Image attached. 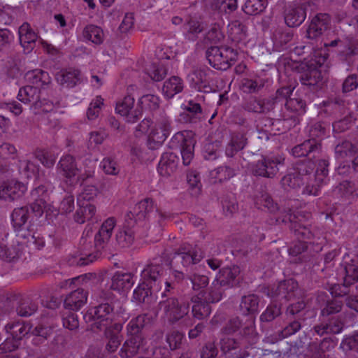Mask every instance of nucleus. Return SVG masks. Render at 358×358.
<instances>
[{
  "mask_svg": "<svg viewBox=\"0 0 358 358\" xmlns=\"http://www.w3.org/2000/svg\"><path fill=\"white\" fill-rule=\"evenodd\" d=\"M115 225L116 220L114 217L106 219L94 236L93 246L91 241L87 242V237L81 238L80 243L83 255L85 257L80 258L78 264L80 266H85L93 262L101 256L103 252L107 251Z\"/></svg>",
  "mask_w": 358,
  "mask_h": 358,
  "instance_id": "obj_1",
  "label": "nucleus"
},
{
  "mask_svg": "<svg viewBox=\"0 0 358 358\" xmlns=\"http://www.w3.org/2000/svg\"><path fill=\"white\" fill-rule=\"evenodd\" d=\"M343 100L335 99L329 101L326 106V112H332L336 120L333 122V130L340 133L348 129L351 125L353 117L351 111Z\"/></svg>",
  "mask_w": 358,
  "mask_h": 358,
  "instance_id": "obj_2",
  "label": "nucleus"
},
{
  "mask_svg": "<svg viewBox=\"0 0 358 358\" xmlns=\"http://www.w3.org/2000/svg\"><path fill=\"white\" fill-rule=\"evenodd\" d=\"M328 166L327 160H319L315 173H308L306 176L307 178L303 179V194L317 196L320 194L321 187L326 183L328 176Z\"/></svg>",
  "mask_w": 358,
  "mask_h": 358,
  "instance_id": "obj_3",
  "label": "nucleus"
},
{
  "mask_svg": "<svg viewBox=\"0 0 358 358\" xmlns=\"http://www.w3.org/2000/svg\"><path fill=\"white\" fill-rule=\"evenodd\" d=\"M203 258V253L196 244L184 243L176 249L173 255L171 264H180L183 267H189L196 264Z\"/></svg>",
  "mask_w": 358,
  "mask_h": 358,
  "instance_id": "obj_4",
  "label": "nucleus"
},
{
  "mask_svg": "<svg viewBox=\"0 0 358 358\" xmlns=\"http://www.w3.org/2000/svg\"><path fill=\"white\" fill-rule=\"evenodd\" d=\"M206 55L210 65L222 71L228 69L237 58L236 52L229 47L220 48L211 46L208 48Z\"/></svg>",
  "mask_w": 358,
  "mask_h": 358,
  "instance_id": "obj_5",
  "label": "nucleus"
},
{
  "mask_svg": "<svg viewBox=\"0 0 358 358\" xmlns=\"http://www.w3.org/2000/svg\"><path fill=\"white\" fill-rule=\"evenodd\" d=\"M315 163L310 159L299 162L296 165L295 171L285 176L281 179L282 186L285 189H295L303 185V179L307 178L308 173H313Z\"/></svg>",
  "mask_w": 358,
  "mask_h": 358,
  "instance_id": "obj_6",
  "label": "nucleus"
},
{
  "mask_svg": "<svg viewBox=\"0 0 358 358\" xmlns=\"http://www.w3.org/2000/svg\"><path fill=\"white\" fill-rule=\"evenodd\" d=\"M285 158L279 155L262 156L252 165L253 175L268 178H273L279 171V166L284 164Z\"/></svg>",
  "mask_w": 358,
  "mask_h": 358,
  "instance_id": "obj_7",
  "label": "nucleus"
},
{
  "mask_svg": "<svg viewBox=\"0 0 358 358\" xmlns=\"http://www.w3.org/2000/svg\"><path fill=\"white\" fill-rule=\"evenodd\" d=\"M159 308L169 322L174 324L188 315L189 306V303H180L176 298L171 297L161 301Z\"/></svg>",
  "mask_w": 358,
  "mask_h": 358,
  "instance_id": "obj_8",
  "label": "nucleus"
},
{
  "mask_svg": "<svg viewBox=\"0 0 358 358\" xmlns=\"http://www.w3.org/2000/svg\"><path fill=\"white\" fill-rule=\"evenodd\" d=\"M164 272L161 257L153 259L142 271V280L161 289V278Z\"/></svg>",
  "mask_w": 358,
  "mask_h": 358,
  "instance_id": "obj_9",
  "label": "nucleus"
},
{
  "mask_svg": "<svg viewBox=\"0 0 358 358\" xmlns=\"http://www.w3.org/2000/svg\"><path fill=\"white\" fill-rule=\"evenodd\" d=\"M113 308L108 303H101L91 310L94 319L93 328L103 330L113 324Z\"/></svg>",
  "mask_w": 358,
  "mask_h": 358,
  "instance_id": "obj_10",
  "label": "nucleus"
},
{
  "mask_svg": "<svg viewBox=\"0 0 358 358\" xmlns=\"http://www.w3.org/2000/svg\"><path fill=\"white\" fill-rule=\"evenodd\" d=\"M146 341L142 335H134L129 337L122 344L119 356L121 358H133L146 350Z\"/></svg>",
  "mask_w": 358,
  "mask_h": 358,
  "instance_id": "obj_11",
  "label": "nucleus"
},
{
  "mask_svg": "<svg viewBox=\"0 0 358 358\" xmlns=\"http://www.w3.org/2000/svg\"><path fill=\"white\" fill-rule=\"evenodd\" d=\"M134 98L131 96H126L116 106V111L122 116L126 117L128 122L134 123L142 115V110L139 107L134 108Z\"/></svg>",
  "mask_w": 358,
  "mask_h": 358,
  "instance_id": "obj_12",
  "label": "nucleus"
},
{
  "mask_svg": "<svg viewBox=\"0 0 358 358\" xmlns=\"http://www.w3.org/2000/svg\"><path fill=\"white\" fill-rule=\"evenodd\" d=\"M8 303L14 307L17 315L20 317H29L38 310V304L28 298H22L20 295L14 294L8 297Z\"/></svg>",
  "mask_w": 358,
  "mask_h": 358,
  "instance_id": "obj_13",
  "label": "nucleus"
},
{
  "mask_svg": "<svg viewBox=\"0 0 358 358\" xmlns=\"http://www.w3.org/2000/svg\"><path fill=\"white\" fill-rule=\"evenodd\" d=\"M306 3L295 2L285 10V22L289 27L299 26L306 19Z\"/></svg>",
  "mask_w": 358,
  "mask_h": 358,
  "instance_id": "obj_14",
  "label": "nucleus"
},
{
  "mask_svg": "<svg viewBox=\"0 0 358 358\" xmlns=\"http://www.w3.org/2000/svg\"><path fill=\"white\" fill-rule=\"evenodd\" d=\"M55 80L64 87L73 88L81 83L83 75L79 69L69 67L58 71L55 75Z\"/></svg>",
  "mask_w": 358,
  "mask_h": 358,
  "instance_id": "obj_15",
  "label": "nucleus"
},
{
  "mask_svg": "<svg viewBox=\"0 0 358 358\" xmlns=\"http://www.w3.org/2000/svg\"><path fill=\"white\" fill-rule=\"evenodd\" d=\"M214 72L208 68L194 70L189 75L191 86L200 92H208L210 90L211 75Z\"/></svg>",
  "mask_w": 358,
  "mask_h": 358,
  "instance_id": "obj_16",
  "label": "nucleus"
},
{
  "mask_svg": "<svg viewBox=\"0 0 358 358\" xmlns=\"http://www.w3.org/2000/svg\"><path fill=\"white\" fill-rule=\"evenodd\" d=\"M171 131V120L166 116L161 117L149 134V141H153L158 146L169 136Z\"/></svg>",
  "mask_w": 358,
  "mask_h": 358,
  "instance_id": "obj_17",
  "label": "nucleus"
},
{
  "mask_svg": "<svg viewBox=\"0 0 358 358\" xmlns=\"http://www.w3.org/2000/svg\"><path fill=\"white\" fill-rule=\"evenodd\" d=\"M26 191L24 183L12 180L0 185V199L13 201L23 196Z\"/></svg>",
  "mask_w": 358,
  "mask_h": 358,
  "instance_id": "obj_18",
  "label": "nucleus"
},
{
  "mask_svg": "<svg viewBox=\"0 0 358 358\" xmlns=\"http://www.w3.org/2000/svg\"><path fill=\"white\" fill-rule=\"evenodd\" d=\"M330 24V17L327 13H319L311 20L307 29L306 35L308 38L316 39L327 30Z\"/></svg>",
  "mask_w": 358,
  "mask_h": 358,
  "instance_id": "obj_19",
  "label": "nucleus"
},
{
  "mask_svg": "<svg viewBox=\"0 0 358 358\" xmlns=\"http://www.w3.org/2000/svg\"><path fill=\"white\" fill-rule=\"evenodd\" d=\"M296 216L289 209L282 217V222H289L291 223V228L294 231L296 237L301 240L300 241L304 243L306 241L311 240L314 237V234L310 229L298 223L296 220Z\"/></svg>",
  "mask_w": 358,
  "mask_h": 358,
  "instance_id": "obj_20",
  "label": "nucleus"
},
{
  "mask_svg": "<svg viewBox=\"0 0 358 358\" xmlns=\"http://www.w3.org/2000/svg\"><path fill=\"white\" fill-rule=\"evenodd\" d=\"M345 275L343 281V289L339 285H334L331 288V293L335 296L345 295L348 291L346 288L358 281V266L354 264H348L345 267Z\"/></svg>",
  "mask_w": 358,
  "mask_h": 358,
  "instance_id": "obj_21",
  "label": "nucleus"
},
{
  "mask_svg": "<svg viewBox=\"0 0 358 358\" xmlns=\"http://www.w3.org/2000/svg\"><path fill=\"white\" fill-rule=\"evenodd\" d=\"M173 140L180 143L182 163L188 166L194 157V139L190 136H185L182 132H178L174 135Z\"/></svg>",
  "mask_w": 358,
  "mask_h": 358,
  "instance_id": "obj_22",
  "label": "nucleus"
},
{
  "mask_svg": "<svg viewBox=\"0 0 358 358\" xmlns=\"http://www.w3.org/2000/svg\"><path fill=\"white\" fill-rule=\"evenodd\" d=\"M298 283L293 279L280 282L275 288L271 290V297H280L289 301L296 296Z\"/></svg>",
  "mask_w": 358,
  "mask_h": 358,
  "instance_id": "obj_23",
  "label": "nucleus"
},
{
  "mask_svg": "<svg viewBox=\"0 0 358 358\" xmlns=\"http://www.w3.org/2000/svg\"><path fill=\"white\" fill-rule=\"evenodd\" d=\"M242 107L250 113H264L273 109V102L266 99L250 96L245 100Z\"/></svg>",
  "mask_w": 358,
  "mask_h": 358,
  "instance_id": "obj_24",
  "label": "nucleus"
},
{
  "mask_svg": "<svg viewBox=\"0 0 358 358\" xmlns=\"http://www.w3.org/2000/svg\"><path fill=\"white\" fill-rule=\"evenodd\" d=\"M57 169L58 173L68 180H71L78 173L76 159L69 155L63 156L59 161Z\"/></svg>",
  "mask_w": 358,
  "mask_h": 358,
  "instance_id": "obj_25",
  "label": "nucleus"
},
{
  "mask_svg": "<svg viewBox=\"0 0 358 358\" xmlns=\"http://www.w3.org/2000/svg\"><path fill=\"white\" fill-rule=\"evenodd\" d=\"M178 157L173 152L164 153L158 164V173L164 177L171 176L177 169Z\"/></svg>",
  "mask_w": 358,
  "mask_h": 358,
  "instance_id": "obj_26",
  "label": "nucleus"
},
{
  "mask_svg": "<svg viewBox=\"0 0 358 358\" xmlns=\"http://www.w3.org/2000/svg\"><path fill=\"white\" fill-rule=\"evenodd\" d=\"M321 151V143L315 139H308L303 143L296 145L292 150V155L296 157L308 156L313 154L315 157L317 154Z\"/></svg>",
  "mask_w": 358,
  "mask_h": 358,
  "instance_id": "obj_27",
  "label": "nucleus"
},
{
  "mask_svg": "<svg viewBox=\"0 0 358 358\" xmlns=\"http://www.w3.org/2000/svg\"><path fill=\"white\" fill-rule=\"evenodd\" d=\"M134 276L130 272H115L111 278L110 289L118 292L130 289L134 284Z\"/></svg>",
  "mask_w": 358,
  "mask_h": 358,
  "instance_id": "obj_28",
  "label": "nucleus"
},
{
  "mask_svg": "<svg viewBox=\"0 0 358 358\" xmlns=\"http://www.w3.org/2000/svg\"><path fill=\"white\" fill-rule=\"evenodd\" d=\"M19 38L21 45L28 52L33 50L38 39L37 34L31 28L27 22H24L18 30Z\"/></svg>",
  "mask_w": 358,
  "mask_h": 358,
  "instance_id": "obj_29",
  "label": "nucleus"
},
{
  "mask_svg": "<svg viewBox=\"0 0 358 358\" xmlns=\"http://www.w3.org/2000/svg\"><path fill=\"white\" fill-rule=\"evenodd\" d=\"M87 292L82 288H78L69 294L64 303L66 308L78 310L87 302Z\"/></svg>",
  "mask_w": 358,
  "mask_h": 358,
  "instance_id": "obj_30",
  "label": "nucleus"
},
{
  "mask_svg": "<svg viewBox=\"0 0 358 358\" xmlns=\"http://www.w3.org/2000/svg\"><path fill=\"white\" fill-rule=\"evenodd\" d=\"M31 329L29 322L17 320L8 323L5 326V330L10 334L13 339L17 341H21L26 335H27Z\"/></svg>",
  "mask_w": 358,
  "mask_h": 358,
  "instance_id": "obj_31",
  "label": "nucleus"
},
{
  "mask_svg": "<svg viewBox=\"0 0 358 358\" xmlns=\"http://www.w3.org/2000/svg\"><path fill=\"white\" fill-rule=\"evenodd\" d=\"M122 325L120 323H114L110 327L104 329V334L108 339L106 348L110 352H114L121 343V338L119 335L122 331Z\"/></svg>",
  "mask_w": 358,
  "mask_h": 358,
  "instance_id": "obj_32",
  "label": "nucleus"
},
{
  "mask_svg": "<svg viewBox=\"0 0 358 358\" xmlns=\"http://www.w3.org/2000/svg\"><path fill=\"white\" fill-rule=\"evenodd\" d=\"M24 242L19 243L17 244L8 246L1 245L0 246V259L3 261L11 262L18 259L22 255L24 249Z\"/></svg>",
  "mask_w": 358,
  "mask_h": 358,
  "instance_id": "obj_33",
  "label": "nucleus"
},
{
  "mask_svg": "<svg viewBox=\"0 0 358 358\" xmlns=\"http://www.w3.org/2000/svg\"><path fill=\"white\" fill-rule=\"evenodd\" d=\"M17 99L24 103H33L34 107H42V101L39 99V90L31 85L20 89Z\"/></svg>",
  "mask_w": 358,
  "mask_h": 358,
  "instance_id": "obj_34",
  "label": "nucleus"
},
{
  "mask_svg": "<svg viewBox=\"0 0 358 358\" xmlns=\"http://www.w3.org/2000/svg\"><path fill=\"white\" fill-rule=\"evenodd\" d=\"M191 301L193 303L192 312L195 318L203 320L210 315L211 308L209 303L200 295L193 296Z\"/></svg>",
  "mask_w": 358,
  "mask_h": 358,
  "instance_id": "obj_35",
  "label": "nucleus"
},
{
  "mask_svg": "<svg viewBox=\"0 0 358 358\" xmlns=\"http://www.w3.org/2000/svg\"><path fill=\"white\" fill-rule=\"evenodd\" d=\"M201 113L202 108L200 103L190 99L187 101L186 112L180 114V121L195 123L200 119Z\"/></svg>",
  "mask_w": 358,
  "mask_h": 358,
  "instance_id": "obj_36",
  "label": "nucleus"
},
{
  "mask_svg": "<svg viewBox=\"0 0 358 358\" xmlns=\"http://www.w3.org/2000/svg\"><path fill=\"white\" fill-rule=\"evenodd\" d=\"M29 82L32 84L33 87L39 88H45L51 83V78L47 71L41 69H34L27 73Z\"/></svg>",
  "mask_w": 358,
  "mask_h": 358,
  "instance_id": "obj_37",
  "label": "nucleus"
},
{
  "mask_svg": "<svg viewBox=\"0 0 358 358\" xmlns=\"http://www.w3.org/2000/svg\"><path fill=\"white\" fill-rule=\"evenodd\" d=\"M78 209L74 215L76 222L83 224L87 221L92 220L96 215V209L92 203L78 202Z\"/></svg>",
  "mask_w": 358,
  "mask_h": 358,
  "instance_id": "obj_38",
  "label": "nucleus"
},
{
  "mask_svg": "<svg viewBox=\"0 0 358 358\" xmlns=\"http://www.w3.org/2000/svg\"><path fill=\"white\" fill-rule=\"evenodd\" d=\"M259 299L255 294H248L242 297L239 309L244 315L252 316L257 313L259 310Z\"/></svg>",
  "mask_w": 358,
  "mask_h": 358,
  "instance_id": "obj_39",
  "label": "nucleus"
},
{
  "mask_svg": "<svg viewBox=\"0 0 358 358\" xmlns=\"http://www.w3.org/2000/svg\"><path fill=\"white\" fill-rule=\"evenodd\" d=\"M158 286L154 287L143 280L134 289L133 299L138 303H148L153 292L159 291Z\"/></svg>",
  "mask_w": 358,
  "mask_h": 358,
  "instance_id": "obj_40",
  "label": "nucleus"
},
{
  "mask_svg": "<svg viewBox=\"0 0 358 358\" xmlns=\"http://www.w3.org/2000/svg\"><path fill=\"white\" fill-rule=\"evenodd\" d=\"M285 109L293 115H287V118L294 120L295 124L299 123V116L305 113V102L301 99H289L285 103Z\"/></svg>",
  "mask_w": 358,
  "mask_h": 358,
  "instance_id": "obj_41",
  "label": "nucleus"
},
{
  "mask_svg": "<svg viewBox=\"0 0 358 358\" xmlns=\"http://www.w3.org/2000/svg\"><path fill=\"white\" fill-rule=\"evenodd\" d=\"M183 88L182 80L180 77L174 76L164 82L162 91L167 99H171L176 94L181 92Z\"/></svg>",
  "mask_w": 358,
  "mask_h": 358,
  "instance_id": "obj_42",
  "label": "nucleus"
},
{
  "mask_svg": "<svg viewBox=\"0 0 358 358\" xmlns=\"http://www.w3.org/2000/svg\"><path fill=\"white\" fill-rule=\"evenodd\" d=\"M344 324L343 322L338 317H332L328 323L320 324L314 327L315 331L320 336L324 334H339Z\"/></svg>",
  "mask_w": 358,
  "mask_h": 358,
  "instance_id": "obj_43",
  "label": "nucleus"
},
{
  "mask_svg": "<svg viewBox=\"0 0 358 358\" xmlns=\"http://www.w3.org/2000/svg\"><path fill=\"white\" fill-rule=\"evenodd\" d=\"M236 176V171L229 166H219L210 172V179L213 183L223 182Z\"/></svg>",
  "mask_w": 358,
  "mask_h": 358,
  "instance_id": "obj_44",
  "label": "nucleus"
},
{
  "mask_svg": "<svg viewBox=\"0 0 358 358\" xmlns=\"http://www.w3.org/2000/svg\"><path fill=\"white\" fill-rule=\"evenodd\" d=\"M240 273V268L237 266L223 268L220 271V276L219 282L222 285L234 286L238 282L237 278Z\"/></svg>",
  "mask_w": 358,
  "mask_h": 358,
  "instance_id": "obj_45",
  "label": "nucleus"
},
{
  "mask_svg": "<svg viewBox=\"0 0 358 358\" xmlns=\"http://www.w3.org/2000/svg\"><path fill=\"white\" fill-rule=\"evenodd\" d=\"M222 285L219 282L218 280H215L213 282L211 286L208 289L206 292H201L200 295L207 302L217 303L220 301L222 298Z\"/></svg>",
  "mask_w": 358,
  "mask_h": 358,
  "instance_id": "obj_46",
  "label": "nucleus"
},
{
  "mask_svg": "<svg viewBox=\"0 0 358 358\" xmlns=\"http://www.w3.org/2000/svg\"><path fill=\"white\" fill-rule=\"evenodd\" d=\"M134 231L126 227L117 231L115 235V240L120 248L130 247L134 241Z\"/></svg>",
  "mask_w": 358,
  "mask_h": 358,
  "instance_id": "obj_47",
  "label": "nucleus"
},
{
  "mask_svg": "<svg viewBox=\"0 0 358 358\" xmlns=\"http://www.w3.org/2000/svg\"><path fill=\"white\" fill-rule=\"evenodd\" d=\"M264 80L259 77L254 78H243L241 80V88L247 94L257 93L264 86Z\"/></svg>",
  "mask_w": 358,
  "mask_h": 358,
  "instance_id": "obj_48",
  "label": "nucleus"
},
{
  "mask_svg": "<svg viewBox=\"0 0 358 358\" xmlns=\"http://www.w3.org/2000/svg\"><path fill=\"white\" fill-rule=\"evenodd\" d=\"M83 36L93 43L99 45L103 41V30L98 26L90 24L83 30Z\"/></svg>",
  "mask_w": 358,
  "mask_h": 358,
  "instance_id": "obj_49",
  "label": "nucleus"
},
{
  "mask_svg": "<svg viewBox=\"0 0 358 358\" xmlns=\"http://www.w3.org/2000/svg\"><path fill=\"white\" fill-rule=\"evenodd\" d=\"M29 219V210L27 207L15 208L11 214V221L14 229H20L25 226Z\"/></svg>",
  "mask_w": 358,
  "mask_h": 358,
  "instance_id": "obj_50",
  "label": "nucleus"
},
{
  "mask_svg": "<svg viewBox=\"0 0 358 358\" xmlns=\"http://www.w3.org/2000/svg\"><path fill=\"white\" fill-rule=\"evenodd\" d=\"M330 342L323 340L320 344L312 343L308 345V352L311 358H327L325 350L330 345Z\"/></svg>",
  "mask_w": 358,
  "mask_h": 358,
  "instance_id": "obj_51",
  "label": "nucleus"
},
{
  "mask_svg": "<svg viewBox=\"0 0 358 358\" xmlns=\"http://www.w3.org/2000/svg\"><path fill=\"white\" fill-rule=\"evenodd\" d=\"M266 5V0H247L243 10L248 15H255L262 13Z\"/></svg>",
  "mask_w": 358,
  "mask_h": 358,
  "instance_id": "obj_52",
  "label": "nucleus"
},
{
  "mask_svg": "<svg viewBox=\"0 0 358 358\" xmlns=\"http://www.w3.org/2000/svg\"><path fill=\"white\" fill-rule=\"evenodd\" d=\"M334 191L336 194L345 198L358 196V188H355V185L348 180L341 182Z\"/></svg>",
  "mask_w": 358,
  "mask_h": 358,
  "instance_id": "obj_53",
  "label": "nucleus"
},
{
  "mask_svg": "<svg viewBox=\"0 0 358 358\" xmlns=\"http://www.w3.org/2000/svg\"><path fill=\"white\" fill-rule=\"evenodd\" d=\"M19 169L27 178H31L37 175L39 172V165L35 164L31 159H22L19 161Z\"/></svg>",
  "mask_w": 358,
  "mask_h": 358,
  "instance_id": "obj_54",
  "label": "nucleus"
},
{
  "mask_svg": "<svg viewBox=\"0 0 358 358\" xmlns=\"http://www.w3.org/2000/svg\"><path fill=\"white\" fill-rule=\"evenodd\" d=\"M104 100L101 96H96L92 100L87 110V117L90 120L96 119L104 106Z\"/></svg>",
  "mask_w": 358,
  "mask_h": 358,
  "instance_id": "obj_55",
  "label": "nucleus"
},
{
  "mask_svg": "<svg viewBox=\"0 0 358 358\" xmlns=\"http://www.w3.org/2000/svg\"><path fill=\"white\" fill-rule=\"evenodd\" d=\"M146 320V315H140L132 319L127 327L128 334L131 336L141 335L140 331L144 327Z\"/></svg>",
  "mask_w": 358,
  "mask_h": 358,
  "instance_id": "obj_56",
  "label": "nucleus"
},
{
  "mask_svg": "<svg viewBox=\"0 0 358 358\" xmlns=\"http://www.w3.org/2000/svg\"><path fill=\"white\" fill-rule=\"evenodd\" d=\"M34 157L48 169L53 167L56 161L54 154L47 150H36Z\"/></svg>",
  "mask_w": 358,
  "mask_h": 358,
  "instance_id": "obj_57",
  "label": "nucleus"
},
{
  "mask_svg": "<svg viewBox=\"0 0 358 358\" xmlns=\"http://www.w3.org/2000/svg\"><path fill=\"white\" fill-rule=\"evenodd\" d=\"M293 34L289 29H277L273 33V40L276 45L282 47L292 39Z\"/></svg>",
  "mask_w": 358,
  "mask_h": 358,
  "instance_id": "obj_58",
  "label": "nucleus"
},
{
  "mask_svg": "<svg viewBox=\"0 0 358 358\" xmlns=\"http://www.w3.org/2000/svg\"><path fill=\"white\" fill-rule=\"evenodd\" d=\"M98 194V189L94 185H86L78 197V202L91 203Z\"/></svg>",
  "mask_w": 358,
  "mask_h": 358,
  "instance_id": "obj_59",
  "label": "nucleus"
},
{
  "mask_svg": "<svg viewBox=\"0 0 358 358\" xmlns=\"http://www.w3.org/2000/svg\"><path fill=\"white\" fill-rule=\"evenodd\" d=\"M155 208L154 201L152 199L146 198L136 206V210H138L139 218L145 217L148 214L153 210Z\"/></svg>",
  "mask_w": 358,
  "mask_h": 358,
  "instance_id": "obj_60",
  "label": "nucleus"
},
{
  "mask_svg": "<svg viewBox=\"0 0 358 358\" xmlns=\"http://www.w3.org/2000/svg\"><path fill=\"white\" fill-rule=\"evenodd\" d=\"M103 171L108 175L116 176L120 172V167L117 162L110 157H105L100 164Z\"/></svg>",
  "mask_w": 358,
  "mask_h": 358,
  "instance_id": "obj_61",
  "label": "nucleus"
},
{
  "mask_svg": "<svg viewBox=\"0 0 358 358\" xmlns=\"http://www.w3.org/2000/svg\"><path fill=\"white\" fill-rule=\"evenodd\" d=\"M336 153L341 158L353 156L356 154L355 146L349 141L343 142L336 147Z\"/></svg>",
  "mask_w": 358,
  "mask_h": 358,
  "instance_id": "obj_62",
  "label": "nucleus"
},
{
  "mask_svg": "<svg viewBox=\"0 0 358 358\" xmlns=\"http://www.w3.org/2000/svg\"><path fill=\"white\" fill-rule=\"evenodd\" d=\"M281 313V308L276 304L269 305L261 315L260 319L263 322H271Z\"/></svg>",
  "mask_w": 358,
  "mask_h": 358,
  "instance_id": "obj_63",
  "label": "nucleus"
},
{
  "mask_svg": "<svg viewBox=\"0 0 358 358\" xmlns=\"http://www.w3.org/2000/svg\"><path fill=\"white\" fill-rule=\"evenodd\" d=\"M325 127L323 126L322 122H315L310 126L308 130L309 139H315L321 142V139L325 136Z\"/></svg>",
  "mask_w": 358,
  "mask_h": 358,
  "instance_id": "obj_64",
  "label": "nucleus"
}]
</instances>
